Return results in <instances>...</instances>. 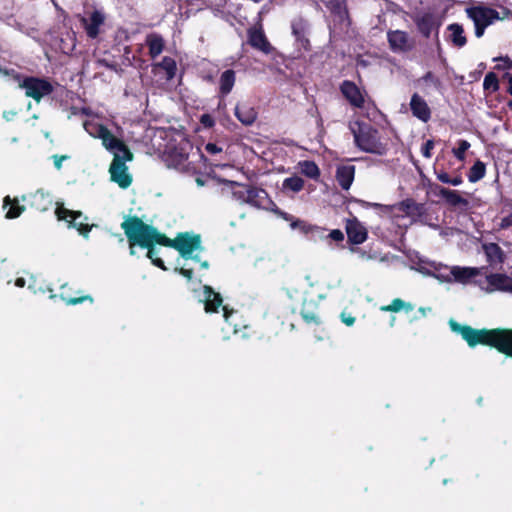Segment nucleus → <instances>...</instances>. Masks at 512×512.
<instances>
[{"label":"nucleus","mask_w":512,"mask_h":512,"mask_svg":"<svg viewBox=\"0 0 512 512\" xmlns=\"http://www.w3.org/2000/svg\"><path fill=\"white\" fill-rule=\"evenodd\" d=\"M83 127L91 137L100 139L103 147L113 154L109 168L111 180L121 188H128L132 183V176L126 162L132 161L133 154L127 145L94 117L84 121Z\"/></svg>","instance_id":"f257e3e1"},{"label":"nucleus","mask_w":512,"mask_h":512,"mask_svg":"<svg viewBox=\"0 0 512 512\" xmlns=\"http://www.w3.org/2000/svg\"><path fill=\"white\" fill-rule=\"evenodd\" d=\"M449 325L452 331L460 334L469 346L490 345L512 357V330H477L460 325L454 320H450Z\"/></svg>","instance_id":"f03ea898"},{"label":"nucleus","mask_w":512,"mask_h":512,"mask_svg":"<svg viewBox=\"0 0 512 512\" xmlns=\"http://www.w3.org/2000/svg\"><path fill=\"white\" fill-rule=\"evenodd\" d=\"M349 129L353 134L354 143L360 150L377 155L386 153L387 144L381 141L378 131L372 126L360 121H352L349 123Z\"/></svg>","instance_id":"7ed1b4c3"},{"label":"nucleus","mask_w":512,"mask_h":512,"mask_svg":"<svg viewBox=\"0 0 512 512\" xmlns=\"http://www.w3.org/2000/svg\"><path fill=\"white\" fill-rule=\"evenodd\" d=\"M121 227L124 230L131 246L139 245L141 247H150L154 243L162 245V240H164L165 237L156 229L144 224L136 217L126 219L121 224Z\"/></svg>","instance_id":"20e7f679"},{"label":"nucleus","mask_w":512,"mask_h":512,"mask_svg":"<svg viewBox=\"0 0 512 512\" xmlns=\"http://www.w3.org/2000/svg\"><path fill=\"white\" fill-rule=\"evenodd\" d=\"M162 245L176 249L185 260H192L199 263L203 269L208 268V262H200L199 253L202 251L201 239L199 235L192 233H179L174 239L164 237Z\"/></svg>","instance_id":"39448f33"},{"label":"nucleus","mask_w":512,"mask_h":512,"mask_svg":"<svg viewBox=\"0 0 512 512\" xmlns=\"http://www.w3.org/2000/svg\"><path fill=\"white\" fill-rule=\"evenodd\" d=\"M436 277L444 282H456L463 285L474 284L477 286V280L481 268L464 266H444L435 265Z\"/></svg>","instance_id":"423d86ee"},{"label":"nucleus","mask_w":512,"mask_h":512,"mask_svg":"<svg viewBox=\"0 0 512 512\" xmlns=\"http://www.w3.org/2000/svg\"><path fill=\"white\" fill-rule=\"evenodd\" d=\"M465 11L468 18L474 23L475 36L477 38H481L484 35L485 29L488 26L492 25L497 20L506 18L509 14V12L504 9L503 15H500L495 9L484 5L472 6L466 8Z\"/></svg>","instance_id":"0eeeda50"},{"label":"nucleus","mask_w":512,"mask_h":512,"mask_svg":"<svg viewBox=\"0 0 512 512\" xmlns=\"http://www.w3.org/2000/svg\"><path fill=\"white\" fill-rule=\"evenodd\" d=\"M509 275L503 273H488L485 268H481V273L477 280V287L486 294L497 292L508 293L510 284Z\"/></svg>","instance_id":"6e6552de"},{"label":"nucleus","mask_w":512,"mask_h":512,"mask_svg":"<svg viewBox=\"0 0 512 512\" xmlns=\"http://www.w3.org/2000/svg\"><path fill=\"white\" fill-rule=\"evenodd\" d=\"M359 203L365 208L373 207L376 209H380L383 215L391 217L398 226L405 225V223H402L401 220L409 217L414 211V202L411 200H405L393 206H385L377 203H368L365 201H359Z\"/></svg>","instance_id":"1a4fd4ad"},{"label":"nucleus","mask_w":512,"mask_h":512,"mask_svg":"<svg viewBox=\"0 0 512 512\" xmlns=\"http://www.w3.org/2000/svg\"><path fill=\"white\" fill-rule=\"evenodd\" d=\"M20 87L25 90L27 97H31L37 102L53 91L52 84L49 81L35 77L23 79Z\"/></svg>","instance_id":"9d476101"},{"label":"nucleus","mask_w":512,"mask_h":512,"mask_svg":"<svg viewBox=\"0 0 512 512\" xmlns=\"http://www.w3.org/2000/svg\"><path fill=\"white\" fill-rule=\"evenodd\" d=\"M59 220H64L75 227L78 232L84 237H88V233L90 232L93 225H89L87 221V217L83 216L81 212L72 211L64 206H58L55 211Z\"/></svg>","instance_id":"9b49d317"},{"label":"nucleus","mask_w":512,"mask_h":512,"mask_svg":"<svg viewBox=\"0 0 512 512\" xmlns=\"http://www.w3.org/2000/svg\"><path fill=\"white\" fill-rule=\"evenodd\" d=\"M80 21L84 26L87 35L90 38H96L100 33V27L104 24L105 15L103 12L95 10L88 18L81 17Z\"/></svg>","instance_id":"f8f14e48"},{"label":"nucleus","mask_w":512,"mask_h":512,"mask_svg":"<svg viewBox=\"0 0 512 512\" xmlns=\"http://www.w3.org/2000/svg\"><path fill=\"white\" fill-rule=\"evenodd\" d=\"M234 196L242 202H246L253 206H259L261 200L266 196L264 190L254 187L241 186L239 190L234 192Z\"/></svg>","instance_id":"ddd939ff"},{"label":"nucleus","mask_w":512,"mask_h":512,"mask_svg":"<svg viewBox=\"0 0 512 512\" xmlns=\"http://www.w3.org/2000/svg\"><path fill=\"white\" fill-rule=\"evenodd\" d=\"M341 92L351 105L361 108L365 102V94L350 81H344L341 85Z\"/></svg>","instance_id":"4468645a"},{"label":"nucleus","mask_w":512,"mask_h":512,"mask_svg":"<svg viewBox=\"0 0 512 512\" xmlns=\"http://www.w3.org/2000/svg\"><path fill=\"white\" fill-rule=\"evenodd\" d=\"M410 108L412 114L423 122H427L431 117V110L427 102L418 94L412 95Z\"/></svg>","instance_id":"2eb2a0df"},{"label":"nucleus","mask_w":512,"mask_h":512,"mask_svg":"<svg viewBox=\"0 0 512 512\" xmlns=\"http://www.w3.org/2000/svg\"><path fill=\"white\" fill-rule=\"evenodd\" d=\"M346 231L349 241L353 244H361L367 239V230L357 219L347 222Z\"/></svg>","instance_id":"dca6fc26"},{"label":"nucleus","mask_w":512,"mask_h":512,"mask_svg":"<svg viewBox=\"0 0 512 512\" xmlns=\"http://www.w3.org/2000/svg\"><path fill=\"white\" fill-rule=\"evenodd\" d=\"M389 44L394 51H407L412 47L406 32L395 30L388 33Z\"/></svg>","instance_id":"f3484780"},{"label":"nucleus","mask_w":512,"mask_h":512,"mask_svg":"<svg viewBox=\"0 0 512 512\" xmlns=\"http://www.w3.org/2000/svg\"><path fill=\"white\" fill-rule=\"evenodd\" d=\"M355 167L352 165H342L336 170V179L339 185L344 189L348 190L354 180Z\"/></svg>","instance_id":"a211bd4d"},{"label":"nucleus","mask_w":512,"mask_h":512,"mask_svg":"<svg viewBox=\"0 0 512 512\" xmlns=\"http://www.w3.org/2000/svg\"><path fill=\"white\" fill-rule=\"evenodd\" d=\"M205 311L216 312L217 308L222 305V298L219 293L214 292L209 286L204 287Z\"/></svg>","instance_id":"6ab92c4d"},{"label":"nucleus","mask_w":512,"mask_h":512,"mask_svg":"<svg viewBox=\"0 0 512 512\" xmlns=\"http://www.w3.org/2000/svg\"><path fill=\"white\" fill-rule=\"evenodd\" d=\"M438 195L452 206H466L468 204V201L463 198L458 191L455 190L439 187Z\"/></svg>","instance_id":"aec40b11"},{"label":"nucleus","mask_w":512,"mask_h":512,"mask_svg":"<svg viewBox=\"0 0 512 512\" xmlns=\"http://www.w3.org/2000/svg\"><path fill=\"white\" fill-rule=\"evenodd\" d=\"M146 44L149 48V54L152 58L159 56L164 49V40L162 36L156 33L147 35Z\"/></svg>","instance_id":"412c9836"},{"label":"nucleus","mask_w":512,"mask_h":512,"mask_svg":"<svg viewBox=\"0 0 512 512\" xmlns=\"http://www.w3.org/2000/svg\"><path fill=\"white\" fill-rule=\"evenodd\" d=\"M235 115L244 125H251L257 117V113L254 108L248 105H237L235 108Z\"/></svg>","instance_id":"4be33fe9"},{"label":"nucleus","mask_w":512,"mask_h":512,"mask_svg":"<svg viewBox=\"0 0 512 512\" xmlns=\"http://www.w3.org/2000/svg\"><path fill=\"white\" fill-rule=\"evenodd\" d=\"M52 204V198L42 190H38L31 196V206L39 211H46Z\"/></svg>","instance_id":"5701e85b"},{"label":"nucleus","mask_w":512,"mask_h":512,"mask_svg":"<svg viewBox=\"0 0 512 512\" xmlns=\"http://www.w3.org/2000/svg\"><path fill=\"white\" fill-rule=\"evenodd\" d=\"M3 208L7 209L5 217L8 219L19 217L25 209L24 206L19 205L16 198L12 199L10 196L4 198Z\"/></svg>","instance_id":"b1692460"},{"label":"nucleus","mask_w":512,"mask_h":512,"mask_svg":"<svg viewBox=\"0 0 512 512\" xmlns=\"http://www.w3.org/2000/svg\"><path fill=\"white\" fill-rule=\"evenodd\" d=\"M249 42L253 47L263 51L264 53H269L271 51V46L268 43L265 35L259 30L250 32Z\"/></svg>","instance_id":"393cba45"},{"label":"nucleus","mask_w":512,"mask_h":512,"mask_svg":"<svg viewBox=\"0 0 512 512\" xmlns=\"http://www.w3.org/2000/svg\"><path fill=\"white\" fill-rule=\"evenodd\" d=\"M235 84V72L233 70L224 71L219 80L220 93L225 96L229 94Z\"/></svg>","instance_id":"a878e982"},{"label":"nucleus","mask_w":512,"mask_h":512,"mask_svg":"<svg viewBox=\"0 0 512 512\" xmlns=\"http://www.w3.org/2000/svg\"><path fill=\"white\" fill-rule=\"evenodd\" d=\"M304 188V180L294 175L292 177L285 178L282 183V191L284 193H298Z\"/></svg>","instance_id":"bb28decb"},{"label":"nucleus","mask_w":512,"mask_h":512,"mask_svg":"<svg viewBox=\"0 0 512 512\" xmlns=\"http://www.w3.org/2000/svg\"><path fill=\"white\" fill-rule=\"evenodd\" d=\"M450 32V40L457 47H463L467 40L464 35V29L461 25L454 23L448 26Z\"/></svg>","instance_id":"cd10ccee"},{"label":"nucleus","mask_w":512,"mask_h":512,"mask_svg":"<svg viewBox=\"0 0 512 512\" xmlns=\"http://www.w3.org/2000/svg\"><path fill=\"white\" fill-rule=\"evenodd\" d=\"M299 171L308 178L317 180L320 176V170L313 161H300L297 165Z\"/></svg>","instance_id":"c85d7f7f"},{"label":"nucleus","mask_w":512,"mask_h":512,"mask_svg":"<svg viewBox=\"0 0 512 512\" xmlns=\"http://www.w3.org/2000/svg\"><path fill=\"white\" fill-rule=\"evenodd\" d=\"M483 250L486 254L487 261L490 264H497L502 261V250L495 243H487L483 245Z\"/></svg>","instance_id":"c756f323"},{"label":"nucleus","mask_w":512,"mask_h":512,"mask_svg":"<svg viewBox=\"0 0 512 512\" xmlns=\"http://www.w3.org/2000/svg\"><path fill=\"white\" fill-rule=\"evenodd\" d=\"M154 68L163 70L167 80L173 79L177 70L175 60L170 57H164L161 62L154 65Z\"/></svg>","instance_id":"7c9ffc66"},{"label":"nucleus","mask_w":512,"mask_h":512,"mask_svg":"<svg viewBox=\"0 0 512 512\" xmlns=\"http://www.w3.org/2000/svg\"><path fill=\"white\" fill-rule=\"evenodd\" d=\"M327 7L336 14L341 21L347 19V9L343 0H323Z\"/></svg>","instance_id":"2f4dec72"},{"label":"nucleus","mask_w":512,"mask_h":512,"mask_svg":"<svg viewBox=\"0 0 512 512\" xmlns=\"http://www.w3.org/2000/svg\"><path fill=\"white\" fill-rule=\"evenodd\" d=\"M413 308L414 307L411 303L405 302L400 298H396L389 305L382 306L380 310L385 312H399L401 310L412 311Z\"/></svg>","instance_id":"473e14b6"},{"label":"nucleus","mask_w":512,"mask_h":512,"mask_svg":"<svg viewBox=\"0 0 512 512\" xmlns=\"http://www.w3.org/2000/svg\"><path fill=\"white\" fill-rule=\"evenodd\" d=\"M486 167L482 161H476L474 165L470 168L468 173V180L472 183H475L481 180L485 176Z\"/></svg>","instance_id":"72a5a7b5"},{"label":"nucleus","mask_w":512,"mask_h":512,"mask_svg":"<svg viewBox=\"0 0 512 512\" xmlns=\"http://www.w3.org/2000/svg\"><path fill=\"white\" fill-rule=\"evenodd\" d=\"M223 316L225 318V321L229 327L232 328L233 334H237L239 332L236 323V320L238 319V313L234 310H229L226 306H223Z\"/></svg>","instance_id":"f704fd0d"},{"label":"nucleus","mask_w":512,"mask_h":512,"mask_svg":"<svg viewBox=\"0 0 512 512\" xmlns=\"http://www.w3.org/2000/svg\"><path fill=\"white\" fill-rule=\"evenodd\" d=\"M417 26L419 30L425 35L429 36L433 26V19L431 15H423L417 19Z\"/></svg>","instance_id":"c9c22d12"},{"label":"nucleus","mask_w":512,"mask_h":512,"mask_svg":"<svg viewBox=\"0 0 512 512\" xmlns=\"http://www.w3.org/2000/svg\"><path fill=\"white\" fill-rule=\"evenodd\" d=\"M483 88L486 91L496 92L499 89V82L497 76L493 72L486 74L483 81Z\"/></svg>","instance_id":"e433bc0d"},{"label":"nucleus","mask_w":512,"mask_h":512,"mask_svg":"<svg viewBox=\"0 0 512 512\" xmlns=\"http://www.w3.org/2000/svg\"><path fill=\"white\" fill-rule=\"evenodd\" d=\"M291 228L292 229L299 228V229H301V231H303L306 234L312 233V232H323L322 228L317 227V226L308 225L301 220L292 221Z\"/></svg>","instance_id":"4c0bfd02"},{"label":"nucleus","mask_w":512,"mask_h":512,"mask_svg":"<svg viewBox=\"0 0 512 512\" xmlns=\"http://www.w3.org/2000/svg\"><path fill=\"white\" fill-rule=\"evenodd\" d=\"M470 143L466 140H459L458 147L452 149L453 155L460 161L465 159V153L470 148Z\"/></svg>","instance_id":"58836bf2"},{"label":"nucleus","mask_w":512,"mask_h":512,"mask_svg":"<svg viewBox=\"0 0 512 512\" xmlns=\"http://www.w3.org/2000/svg\"><path fill=\"white\" fill-rule=\"evenodd\" d=\"M149 250H148V253H147V257L149 259H151L152 263L158 267H160L161 269L165 270V266H164V263L163 261L158 257V250L153 248L152 246L150 247H147Z\"/></svg>","instance_id":"ea45409f"},{"label":"nucleus","mask_w":512,"mask_h":512,"mask_svg":"<svg viewBox=\"0 0 512 512\" xmlns=\"http://www.w3.org/2000/svg\"><path fill=\"white\" fill-rule=\"evenodd\" d=\"M319 233V237L320 238H325V239H329L331 241H334V242H342L344 240V234L341 230L339 229H334L332 230L329 234H327L326 236H323L322 234L324 233L323 232H318Z\"/></svg>","instance_id":"a19ab883"},{"label":"nucleus","mask_w":512,"mask_h":512,"mask_svg":"<svg viewBox=\"0 0 512 512\" xmlns=\"http://www.w3.org/2000/svg\"><path fill=\"white\" fill-rule=\"evenodd\" d=\"M494 61H499L501 62L500 64H498L496 66L497 69H510L512 68V61L508 58V57H499V58H494Z\"/></svg>","instance_id":"79ce46f5"},{"label":"nucleus","mask_w":512,"mask_h":512,"mask_svg":"<svg viewBox=\"0 0 512 512\" xmlns=\"http://www.w3.org/2000/svg\"><path fill=\"white\" fill-rule=\"evenodd\" d=\"M340 318H341V321L346 325V326H352L354 325L355 323V318L351 315V313L347 312V311H343L341 314H340Z\"/></svg>","instance_id":"37998d69"},{"label":"nucleus","mask_w":512,"mask_h":512,"mask_svg":"<svg viewBox=\"0 0 512 512\" xmlns=\"http://www.w3.org/2000/svg\"><path fill=\"white\" fill-rule=\"evenodd\" d=\"M200 123L205 127V128H211L214 126L215 124V121L213 119V117L209 114H203L201 117H200Z\"/></svg>","instance_id":"c03bdc74"},{"label":"nucleus","mask_w":512,"mask_h":512,"mask_svg":"<svg viewBox=\"0 0 512 512\" xmlns=\"http://www.w3.org/2000/svg\"><path fill=\"white\" fill-rule=\"evenodd\" d=\"M433 147H434V143H433V141H432V140H428V141L424 144V146H423V148H422V154H423V156H424V157H426V158H430V157H431V150L433 149Z\"/></svg>","instance_id":"a18cd8bd"},{"label":"nucleus","mask_w":512,"mask_h":512,"mask_svg":"<svg viewBox=\"0 0 512 512\" xmlns=\"http://www.w3.org/2000/svg\"><path fill=\"white\" fill-rule=\"evenodd\" d=\"M302 317L308 323H318V317L313 312L302 311Z\"/></svg>","instance_id":"49530a36"},{"label":"nucleus","mask_w":512,"mask_h":512,"mask_svg":"<svg viewBox=\"0 0 512 512\" xmlns=\"http://www.w3.org/2000/svg\"><path fill=\"white\" fill-rule=\"evenodd\" d=\"M435 174H436L437 179L440 182L445 183V184L450 183L451 177L449 176V174L447 172L441 170V171H436Z\"/></svg>","instance_id":"de8ad7c7"},{"label":"nucleus","mask_w":512,"mask_h":512,"mask_svg":"<svg viewBox=\"0 0 512 512\" xmlns=\"http://www.w3.org/2000/svg\"><path fill=\"white\" fill-rule=\"evenodd\" d=\"M193 270L194 268L193 267H186V264H183L180 268H179V273L181 275H183L184 277H186L187 279H191L192 278V273H193Z\"/></svg>","instance_id":"09e8293b"},{"label":"nucleus","mask_w":512,"mask_h":512,"mask_svg":"<svg viewBox=\"0 0 512 512\" xmlns=\"http://www.w3.org/2000/svg\"><path fill=\"white\" fill-rule=\"evenodd\" d=\"M205 150L209 153V154H217V153H220L222 152V148L217 146L216 144L214 143H208L206 144L205 146Z\"/></svg>","instance_id":"8fccbe9b"},{"label":"nucleus","mask_w":512,"mask_h":512,"mask_svg":"<svg viewBox=\"0 0 512 512\" xmlns=\"http://www.w3.org/2000/svg\"><path fill=\"white\" fill-rule=\"evenodd\" d=\"M86 299H89L90 301H92V298L90 296H84V297H78V298H67V299H65V302L68 305H76V304L82 303Z\"/></svg>","instance_id":"3c124183"},{"label":"nucleus","mask_w":512,"mask_h":512,"mask_svg":"<svg viewBox=\"0 0 512 512\" xmlns=\"http://www.w3.org/2000/svg\"><path fill=\"white\" fill-rule=\"evenodd\" d=\"M68 157L65 156V155H62V156H59V155H54L53 156V161H54V165L57 169H61L62 167V163L64 160H66Z\"/></svg>","instance_id":"603ef678"},{"label":"nucleus","mask_w":512,"mask_h":512,"mask_svg":"<svg viewBox=\"0 0 512 512\" xmlns=\"http://www.w3.org/2000/svg\"><path fill=\"white\" fill-rule=\"evenodd\" d=\"M512 226V214H509L508 216L502 218L500 227L501 228H508Z\"/></svg>","instance_id":"864d4df0"},{"label":"nucleus","mask_w":512,"mask_h":512,"mask_svg":"<svg viewBox=\"0 0 512 512\" xmlns=\"http://www.w3.org/2000/svg\"><path fill=\"white\" fill-rule=\"evenodd\" d=\"M17 116V112L14 110L4 111L3 112V118L6 121H12Z\"/></svg>","instance_id":"5fc2aeb1"},{"label":"nucleus","mask_w":512,"mask_h":512,"mask_svg":"<svg viewBox=\"0 0 512 512\" xmlns=\"http://www.w3.org/2000/svg\"><path fill=\"white\" fill-rule=\"evenodd\" d=\"M463 183V179L460 175H457L453 178L450 179V185H453V186H459Z\"/></svg>","instance_id":"6e6d98bb"},{"label":"nucleus","mask_w":512,"mask_h":512,"mask_svg":"<svg viewBox=\"0 0 512 512\" xmlns=\"http://www.w3.org/2000/svg\"><path fill=\"white\" fill-rule=\"evenodd\" d=\"M25 284H26V281H25V279H24V278H22V277L17 278V279H16V281H15V286H17V287H19V288L24 287V286H25Z\"/></svg>","instance_id":"4d7b16f0"},{"label":"nucleus","mask_w":512,"mask_h":512,"mask_svg":"<svg viewBox=\"0 0 512 512\" xmlns=\"http://www.w3.org/2000/svg\"><path fill=\"white\" fill-rule=\"evenodd\" d=\"M506 78L509 82L508 92L512 95V74H506Z\"/></svg>","instance_id":"13d9d810"},{"label":"nucleus","mask_w":512,"mask_h":512,"mask_svg":"<svg viewBox=\"0 0 512 512\" xmlns=\"http://www.w3.org/2000/svg\"><path fill=\"white\" fill-rule=\"evenodd\" d=\"M430 310H431L430 308H424V307L419 308V312L421 313L422 316H426L427 312H429Z\"/></svg>","instance_id":"bf43d9fd"},{"label":"nucleus","mask_w":512,"mask_h":512,"mask_svg":"<svg viewBox=\"0 0 512 512\" xmlns=\"http://www.w3.org/2000/svg\"><path fill=\"white\" fill-rule=\"evenodd\" d=\"M509 278H510V284H509V289H508V293L512 294V274L509 275Z\"/></svg>","instance_id":"052dcab7"},{"label":"nucleus","mask_w":512,"mask_h":512,"mask_svg":"<svg viewBox=\"0 0 512 512\" xmlns=\"http://www.w3.org/2000/svg\"><path fill=\"white\" fill-rule=\"evenodd\" d=\"M282 215H283V218H284L285 220H292V217H291L290 215H288V214H286V213H283Z\"/></svg>","instance_id":"680f3d73"},{"label":"nucleus","mask_w":512,"mask_h":512,"mask_svg":"<svg viewBox=\"0 0 512 512\" xmlns=\"http://www.w3.org/2000/svg\"><path fill=\"white\" fill-rule=\"evenodd\" d=\"M268 11V8L266 7V5H264L261 10H260V14H263L264 12H267Z\"/></svg>","instance_id":"e2e57ef3"},{"label":"nucleus","mask_w":512,"mask_h":512,"mask_svg":"<svg viewBox=\"0 0 512 512\" xmlns=\"http://www.w3.org/2000/svg\"><path fill=\"white\" fill-rule=\"evenodd\" d=\"M133 247H134V246H131V245H130V253H131L132 255H134V254H135V250H134V248H133Z\"/></svg>","instance_id":"0e129e2a"},{"label":"nucleus","mask_w":512,"mask_h":512,"mask_svg":"<svg viewBox=\"0 0 512 512\" xmlns=\"http://www.w3.org/2000/svg\"><path fill=\"white\" fill-rule=\"evenodd\" d=\"M197 184H198V185H200V186H202V185H203V182L198 178V179H197Z\"/></svg>","instance_id":"69168bd1"},{"label":"nucleus","mask_w":512,"mask_h":512,"mask_svg":"<svg viewBox=\"0 0 512 512\" xmlns=\"http://www.w3.org/2000/svg\"><path fill=\"white\" fill-rule=\"evenodd\" d=\"M394 321H395V317H393L392 320H391V326L394 325Z\"/></svg>","instance_id":"338daca9"}]
</instances>
